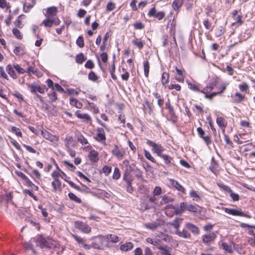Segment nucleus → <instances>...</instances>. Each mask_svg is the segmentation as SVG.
<instances>
[{"instance_id":"nucleus-1","label":"nucleus","mask_w":255,"mask_h":255,"mask_svg":"<svg viewBox=\"0 0 255 255\" xmlns=\"http://www.w3.org/2000/svg\"><path fill=\"white\" fill-rule=\"evenodd\" d=\"M37 246L41 249H50L54 246L53 241L49 238H43L40 236L36 240Z\"/></svg>"},{"instance_id":"nucleus-2","label":"nucleus","mask_w":255,"mask_h":255,"mask_svg":"<svg viewBox=\"0 0 255 255\" xmlns=\"http://www.w3.org/2000/svg\"><path fill=\"white\" fill-rule=\"evenodd\" d=\"M167 208L174 209L176 215H180L185 210L191 211V206L188 205L185 202L181 203L180 207L178 205L174 206L172 205H167Z\"/></svg>"},{"instance_id":"nucleus-3","label":"nucleus","mask_w":255,"mask_h":255,"mask_svg":"<svg viewBox=\"0 0 255 255\" xmlns=\"http://www.w3.org/2000/svg\"><path fill=\"white\" fill-rule=\"evenodd\" d=\"M74 227L84 234H89L91 231V228L87 224L80 221L74 222Z\"/></svg>"},{"instance_id":"nucleus-4","label":"nucleus","mask_w":255,"mask_h":255,"mask_svg":"<svg viewBox=\"0 0 255 255\" xmlns=\"http://www.w3.org/2000/svg\"><path fill=\"white\" fill-rule=\"evenodd\" d=\"M225 211L226 213H228L229 214L234 215V216H239L241 217H245L248 218H251V216L244 213L242 210L240 208H238L237 209H232V208H225Z\"/></svg>"},{"instance_id":"nucleus-5","label":"nucleus","mask_w":255,"mask_h":255,"mask_svg":"<svg viewBox=\"0 0 255 255\" xmlns=\"http://www.w3.org/2000/svg\"><path fill=\"white\" fill-rule=\"evenodd\" d=\"M146 143L148 145L152 147V150L156 153L158 156L161 157V155L162 154V152L164 150V148L161 144H156L149 139L147 140Z\"/></svg>"},{"instance_id":"nucleus-6","label":"nucleus","mask_w":255,"mask_h":255,"mask_svg":"<svg viewBox=\"0 0 255 255\" xmlns=\"http://www.w3.org/2000/svg\"><path fill=\"white\" fill-rule=\"evenodd\" d=\"M60 23V20L58 17H53L51 18L49 17H46L42 22V24H43L46 27H51L53 25H58Z\"/></svg>"},{"instance_id":"nucleus-7","label":"nucleus","mask_w":255,"mask_h":255,"mask_svg":"<svg viewBox=\"0 0 255 255\" xmlns=\"http://www.w3.org/2000/svg\"><path fill=\"white\" fill-rule=\"evenodd\" d=\"M106 240L114 243H116L119 241V237L115 235L109 234L105 236H99V242H100L101 244H103L104 242Z\"/></svg>"},{"instance_id":"nucleus-8","label":"nucleus","mask_w":255,"mask_h":255,"mask_svg":"<svg viewBox=\"0 0 255 255\" xmlns=\"http://www.w3.org/2000/svg\"><path fill=\"white\" fill-rule=\"evenodd\" d=\"M98 133L97 134V136L95 137V139L99 141L102 142L104 143L105 145H106L105 141L106 140V137L105 134V131L103 128H99L97 129Z\"/></svg>"},{"instance_id":"nucleus-9","label":"nucleus","mask_w":255,"mask_h":255,"mask_svg":"<svg viewBox=\"0 0 255 255\" xmlns=\"http://www.w3.org/2000/svg\"><path fill=\"white\" fill-rule=\"evenodd\" d=\"M231 98L233 103L239 104L245 100V96L240 93L237 92L235 94L231 95Z\"/></svg>"},{"instance_id":"nucleus-10","label":"nucleus","mask_w":255,"mask_h":255,"mask_svg":"<svg viewBox=\"0 0 255 255\" xmlns=\"http://www.w3.org/2000/svg\"><path fill=\"white\" fill-rule=\"evenodd\" d=\"M192 213L194 215L201 218L205 214V211L203 208L198 205H192Z\"/></svg>"},{"instance_id":"nucleus-11","label":"nucleus","mask_w":255,"mask_h":255,"mask_svg":"<svg viewBox=\"0 0 255 255\" xmlns=\"http://www.w3.org/2000/svg\"><path fill=\"white\" fill-rule=\"evenodd\" d=\"M31 93L33 94H37V92L41 94H43L45 92L44 88L40 87L38 84L36 83L31 84L29 86Z\"/></svg>"},{"instance_id":"nucleus-12","label":"nucleus","mask_w":255,"mask_h":255,"mask_svg":"<svg viewBox=\"0 0 255 255\" xmlns=\"http://www.w3.org/2000/svg\"><path fill=\"white\" fill-rule=\"evenodd\" d=\"M123 179L127 182V191L130 193L133 191V188L131 186V180L129 176V173L126 172L123 177Z\"/></svg>"},{"instance_id":"nucleus-13","label":"nucleus","mask_w":255,"mask_h":255,"mask_svg":"<svg viewBox=\"0 0 255 255\" xmlns=\"http://www.w3.org/2000/svg\"><path fill=\"white\" fill-rule=\"evenodd\" d=\"M58 12L57 8L56 6H51L48 7L46 10V14H45L46 17L53 18L55 17L56 13Z\"/></svg>"},{"instance_id":"nucleus-14","label":"nucleus","mask_w":255,"mask_h":255,"mask_svg":"<svg viewBox=\"0 0 255 255\" xmlns=\"http://www.w3.org/2000/svg\"><path fill=\"white\" fill-rule=\"evenodd\" d=\"M75 115L79 119L83 120L84 122L89 123L92 121V119L89 115L80 113L79 111H77L75 112Z\"/></svg>"},{"instance_id":"nucleus-15","label":"nucleus","mask_w":255,"mask_h":255,"mask_svg":"<svg viewBox=\"0 0 255 255\" xmlns=\"http://www.w3.org/2000/svg\"><path fill=\"white\" fill-rule=\"evenodd\" d=\"M158 249L160 250L158 253L159 255H171V251L167 246H160Z\"/></svg>"},{"instance_id":"nucleus-16","label":"nucleus","mask_w":255,"mask_h":255,"mask_svg":"<svg viewBox=\"0 0 255 255\" xmlns=\"http://www.w3.org/2000/svg\"><path fill=\"white\" fill-rule=\"evenodd\" d=\"M88 157L92 163L97 162L99 159V153L95 150L90 151Z\"/></svg>"},{"instance_id":"nucleus-17","label":"nucleus","mask_w":255,"mask_h":255,"mask_svg":"<svg viewBox=\"0 0 255 255\" xmlns=\"http://www.w3.org/2000/svg\"><path fill=\"white\" fill-rule=\"evenodd\" d=\"M216 238V235L215 233H209L203 236V242L204 243H208L213 241Z\"/></svg>"},{"instance_id":"nucleus-18","label":"nucleus","mask_w":255,"mask_h":255,"mask_svg":"<svg viewBox=\"0 0 255 255\" xmlns=\"http://www.w3.org/2000/svg\"><path fill=\"white\" fill-rule=\"evenodd\" d=\"M216 123L222 129L223 133H224L225 131V128L227 127V123L225 120L222 117H218L216 119Z\"/></svg>"},{"instance_id":"nucleus-19","label":"nucleus","mask_w":255,"mask_h":255,"mask_svg":"<svg viewBox=\"0 0 255 255\" xmlns=\"http://www.w3.org/2000/svg\"><path fill=\"white\" fill-rule=\"evenodd\" d=\"M112 153L118 158L123 157L125 154V152L123 150H120L119 149L118 146L116 145H115L114 148L112 150Z\"/></svg>"},{"instance_id":"nucleus-20","label":"nucleus","mask_w":255,"mask_h":255,"mask_svg":"<svg viewBox=\"0 0 255 255\" xmlns=\"http://www.w3.org/2000/svg\"><path fill=\"white\" fill-rule=\"evenodd\" d=\"M41 134L46 139H48L51 141L55 140L57 138L56 136L53 135L52 134L49 133L48 131L45 130L42 131Z\"/></svg>"},{"instance_id":"nucleus-21","label":"nucleus","mask_w":255,"mask_h":255,"mask_svg":"<svg viewBox=\"0 0 255 255\" xmlns=\"http://www.w3.org/2000/svg\"><path fill=\"white\" fill-rule=\"evenodd\" d=\"M133 247V244L131 242H128L125 244L122 245L120 246V249L121 251L127 252L132 250Z\"/></svg>"},{"instance_id":"nucleus-22","label":"nucleus","mask_w":255,"mask_h":255,"mask_svg":"<svg viewBox=\"0 0 255 255\" xmlns=\"http://www.w3.org/2000/svg\"><path fill=\"white\" fill-rule=\"evenodd\" d=\"M70 104L72 106H75L78 109H81L82 108V104L79 102L77 99L70 98Z\"/></svg>"},{"instance_id":"nucleus-23","label":"nucleus","mask_w":255,"mask_h":255,"mask_svg":"<svg viewBox=\"0 0 255 255\" xmlns=\"http://www.w3.org/2000/svg\"><path fill=\"white\" fill-rule=\"evenodd\" d=\"M48 96L51 102H55L57 100V94L54 90H51L48 94Z\"/></svg>"},{"instance_id":"nucleus-24","label":"nucleus","mask_w":255,"mask_h":255,"mask_svg":"<svg viewBox=\"0 0 255 255\" xmlns=\"http://www.w3.org/2000/svg\"><path fill=\"white\" fill-rule=\"evenodd\" d=\"M6 70L11 77L13 79H16L17 78L16 74L13 69L11 65H8L6 67Z\"/></svg>"},{"instance_id":"nucleus-25","label":"nucleus","mask_w":255,"mask_h":255,"mask_svg":"<svg viewBox=\"0 0 255 255\" xmlns=\"http://www.w3.org/2000/svg\"><path fill=\"white\" fill-rule=\"evenodd\" d=\"M232 245L234 246L233 242L231 243L230 245H228L226 243H222V246L223 249L230 253H233Z\"/></svg>"},{"instance_id":"nucleus-26","label":"nucleus","mask_w":255,"mask_h":255,"mask_svg":"<svg viewBox=\"0 0 255 255\" xmlns=\"http://www.w3.org/2000/svg\"><path fill=\"white\" fill-rule=\"evenodd\" d=\"M29 1H31V5L29 4H26V2L24 4L23 9L25 12L29 11L36 3V0H29Z\"/></svg>"},{"instance_id":"nucleus-27","label":"nucleus","mask_w":255,"mask_h":255,"mask_svg":"<svg viewBox=\"0 0 255 255\" xmlns=\"http://www.w3.org/2000/svg\"><path fill=\"white\" fill-rule=\"evenodd\" d=\"M144 73L146 77H147L149 72V63L147 60L144 61L143 63Z\"/></svg>"},{"instance_id":"nucleus-28","label":"nucleus","mask_w":255,"mask_h":255,"mask_svg":"<svg viewBox=\"0 0 255 255\" xmlns=\"http://www.w3.org/2000/svg\"><path fill=\"white\" fill-rule=\"evenodd\" d=\"M77 140L82 144H86L88 143L87 139H86L81 133H79L77 135Z\"/></svg>"},{"instance_id":"nucleus-29","label":"nucleus","mask_w":255,"mask_h":255,"mask_svg":"<svg viewBox=\"0 0 255 255\" xmlns=\"http://www.w3.org/2000/svg\"><path fill=\"white\" fill-rule=\"evenodd\" d=\"M145 226L146 228L152 230H154L155 229H156L158 226H159V224L157 222H153L151 223H147L145 225Z\"/></svg>"},{"instance_id":"nucleus-30","label":"nucleus","mask_w":255,"mask_h":255,"mask_svg":"<svg viewBox=\"0 0 255 255\" xmlns=\"http://www.w3.org/2000/svg\"><path fill=\"white\" fill-rule=\"evenodd\" d=\"M52 186L53 188L54 191L56 192L58 189H59L61 186V182L58 179H55L52 182Z\"/></svg>"},{"instance_id":"nucleus-31","label":"nucleus","mask_w":255,"mask_h":255,"mask_svg":"<svg viewBox=\"0 0 255 255\" xmlns=\"http://www.w3.org/2000/svg\"><path fill=\"white\" fill-rule=\"evenodd\" d=\"M242 17V15L241 14L238 15L237 16H236L235 17H234V18L235 20H236V21L233 22L232 25H236L237 26H238L241 25L243 23V21L241 19Z\"/></svg>"},{"instance_id":"nucleus-32","label":"nucleus","mask_w":255,"mask_h":255,"mask_svg":"<svg viewBox=\"0 0 255 255\" xmlns=\"http://www.w3.org/2000/svg\"><path fill=\"white\" fill-rule=\"evenodd\" d=\"M171 183L172 185L174 187H175L178 190L181 191H184V189L183 187L181 184H180L177 181H176L175 180H171Z\"/></svg>"},{"instance_id":"nucleus-33","label":"nucleus","mask_w":255,"mask_h":255,"mask_svg":"<svg viewBox=\"0 0 255 255\" xmlns=\"http://www.w3.org/2000/svg\"><path fill=\"white\" fill-rule=\"evenodd\" d=\"M173 200L172 198L168 197L166 195H164L162 196V200L160 202V204H165L166 203L172 202Z\"/></svg>"},{"instance_id":"nucleus-34","label":"nucleus","mask_w":255,"mask_h":255,"mask_svg":"<svg viewBox=\"0 0 255 255\" xmlns=\"http://www.w3.org/2000/svg\"><path fill=\"white\" fill-rule=\"evenodd\" d=\"M86 59L84 55L81 53L78 55H77L76 57V61L78 64H82V63Z\"/></svg>"},{"instance_id":"nucleus-35","label":"nucleus","mask_w":255,"mask_h":255,"mask_svg":"<svg viewBox=\"0 0 255 255\" xmlns=\"http://www.w3.org/2000/svg\"><path fill=\"white\" fill-rule=\"evenodd\" d=\"M239 88L242 92H245L246 93H249V87L246 83H243L242 84H240L239 86Z\"/></svg>"},{"instance_id":"nucleus-36","label":"nucleus","mask_w":255,"mask_h":255,"mask_svg":"<svg viewBox=\"0 0 255 255\" xmlns=\"http://www.w3.org/2000/svg\"><path fill=\"white\" fill-rule=\"evenodd\" d=\"M132 44L136 46L139 49H141L143 47L144 43L141 41H138L137 38H135L132 40Z\"/></svg>"},{"instance_id":"nucleus-37","label":"nucleus","mask_w":255,"mask_h":255,"mask_svg":"<svg viewBox=\"0 0 255 255\" xmlns=\"http://www.w3.org/2000/svg\"><path fill=\"white\" fill-rule=\"evenodd\" d=\"M68 196L71 200H73L78 203H81L82 202L81 200L73 193H69L68 194Z\"/></svg>"},{"instance_id":"nucleus-38","label":"nucleus","mask_w":255,"mask_h":255,"mask_svg":"<svg viewBox=\"0 0 255 255\" xmlns=\"http://www.w3.org/2000/svg\"><path fill=\"white\" fill-rule=\"evenodd\" d=\"M182 4V0H174L172 4L173 8L176 10L178 9Z\"/></svg>"},{"instance_id":"nucleus-39","label":"nucleus","mask_w":255,"mask_h":255,"mask_svg":"<svg viewBox=\"0 0 255 255\" xmlns=\"http://www.w3.org/2000/svg\"><path fill=\"white\" fill-rule=\"evenodd\" d=\"M98 240L96 241L95 242L92 243V245H91V247L97 249H102V245L103 244H101L100 242H99V236L97 237Z\"/></svg>"},{"instance_id":"nucleus-40","label":"nucleus","mask_w":255,"mask_h":255,"mask_svg":"<svg viewBox=\"0 0 255 255\" xmlns=\"http://www.w3.org/2000/svg\"><path fill=\"white\" fill-rule=\"evenodd\" d=\"M178 234L180 236L184 237L185 238H188L190 237V233H188V231L185 230H183L182 231H179L178 230Z\"/></svg>"},{"instance_id":"nucleus-41","label":"nucleus","mask_w":255,"mask_h":255,"mask_svg":"<svg viewBox=\"0 0 255 255\" xmlns=\"http://www.w3.org/2000/svg\"><path fill=\"white\" fill-rule=\"evenodd\" d=\"M72 237L77 241L78 244H81L82 245H84V243H86V241L81 237L72 234Z\"/></svg>"},{"instance_id":"nucleus-42","label":"nucleus","mask_w":255,"mask_h":255,"mask_svg":"<svg viewBox=\"0 0 255 255\" xmlns=\"http://www.w3.org/2000/svg\"><path fill=\"white\" fill-rule=\"evenodd\" d=\"M225 32V29L223 26H219L215 30V35L217 37L221 36Z\"/></svg>"},{"instance_id":"nucleus-43","label":"nucleus","mask_w":255,"mask_h":255,"mask_svg":"<svg viewBox=\"0 0 255 255\" xmlns=\"http://www.w3.org/2000/svg\"><path fill=\"white\" fill-rule=\"evenodd\" d=\"M169 79V74L167 73L164 72L162 75L161 82L163 85L166 84Z\"/></svg>"},{"instance_id":"nucleus-44","label":"nucleus","mask_w":255,"mask_h":255,"mask_svg":"<svg viewBox=\"0 0 255 255\" xmlns=\"http://www.w3.org/2000/svg\"><path fill=\"white\" fill-rule=\"evenodd\" d=\"M88 79L92 81L95 82L98 79V77L93 71H91L88 75Z\"/></svg>"},{"instance_id":"nucleus-45","label":"nucleus","mask_w":255,"mask_h":255,"mask_svg":"<svg viewBox=\"0 0 255 255\" xmlns=\"http://www.w3.org/2000/svg\"><path fill=\"white\" fill-rule=\"evenodd\" d=\"M76 44L79 47L81 48H82L84 46V38L82 36H79L76 40Z\"/></svg>"},{"instance_id":"nucleus-46","label":"nucleus","mask_w":255,"mask_h":255,"mask_svg":"<svg viewBox=\"0 0 255 255\" xmlns=\"http://www.w3.org/2000/svg\"><path fill=\"white\" fill-rule=\"evenodd\" d=\"M11 131L15 133V134L18 136H19V137L22 136V133H21L20 129L15 127H11Z\"/></svg>"},{"instance_id":"nucleus-47","label":"nucleus","mask_w":255,"mask_h":255,"mask_svg":"<svg viewBox=\"0 0 255 255\" xmlns=\"http://www.w3.org/2000/svg\"><path fill=\"white\" fill-rule=\"evenodd\" d=\"M121 176L120 171L118 168L116 167L114 169V174L113 175V178L115 179H118Z\"/></svg>"},{"instance_id":"nucleus-48","label":"nucleus","mask_w":255,"mask_h":255,"mask_svg":"<svg viewBox=\"0 0 255 255\" xmlns=\"http://www.w3.org/2000/svg\"><path fill=\"white\" fill-rule=\"evenodd\" d=\"M144 155H145V157L147 159H149L152 162H154V163L156 162L155 159L151 156V154L150 153V152L149 151L145 150L144 151Z\"/></svg>"},{"instance_id":"nucleus-49","label":"nucleus","mask_w":255,"mask_h":255,"mask_svg":"<svg viewBox=\"0 0 255 255\" xmlns=\"http://www.w3.org/2000/svg\"><path fill=\"white\" fill-rule=\"evenodd\" d=\"M181 221L182 220L181 219L176 218L173 221L172 225L174 227V228H175L176 229H178V228L179 227V225Z\"/></svg>"},{"instance_id":"nucleus-50","label":"nucleus","mask_w":255,"mask_h":255,"mask_svg":"<svg viewBox=\"0 0 255 255\" xmlns=\"http://www.w3.org/2000/svg\"><path fill=\"white\" fill-rule=\"evenodd\" d=\"M12 33L17 38L19 39H21L22 38V36L20 34V32L18 29L13 28L12 30Z\"/></svg>"},{"instance_id":"nucleus-51","label":"nucleus","mask_w":255,"mask_h":255,"mask_svg":"<svg viewBox=\"0 0 255 255\" xmlns=\"http://www.w3.org/2000/svg\"><path fill=\"white\" fill-rule=\"evenodd\" d=\"M165 213L166 215L168 216L172 217L174 214L175 213L174 210L172 208H167V206L165 207Z\"/></svg>"},{"instance_id":"nucleus-52","label":"nucleus","mask_w":255,"mask_h":255,"mask_svg":"<svg viewBox=\"0 0 255 255\" xmlns=\"http://www.w3.org/2000/svg\"><path fill=\"white\" fill-rule=\"evenodd\" d=\"M229 193L230 196L234 201H237L239 200L240 197L238 194L233 193L232 190L231 192H229Z\"/></svg>"},{"instance_id":"nucleus-53","label":"nucleus","mask_w":255,"mask_h":255,"mask_svg":"<svg viewBox=\"0 0 255 255\" xmlns=\"http://www.w3.org/2000/svg\"><path fill=\"white\" fill-rule=\"evenodd\" d=\"M102 170L103 173L107 176L111 172L112 168L110 166L105 165L103 167Z\"/></svg>"},{"instance_id":"nucleus-54","label":"nucleus","mask_w":255,"mask_h":255,"mask_svg":"<svg viewBox=\"0 0 255 255\" xmlns=\"http://www.w3.org/2000/svg\"><path fill=\"white\" fill-rule=\"evenodd\" d=\"M161 193V188L159 186H156L153 191V195L154 196H158L160 195Z\"/></svg>"},{"instance_id":"nucleus-55","label":"nucleus","mask_w":255,"mask_h":255,"mask_svg":"<svg viewBox=\"0 0 255 255\" xmlns=\"http://www.w3.org/2000/svg\"><path fill=\"white\" fill-rule=\"evenodd\" d=\"M165 16V13L163 11L156 12L153 17L157 18L158 20L162 19Z\"/></svg>"},{"instance_id":"nucleus-56","label":"nucleus","mask_w":255,"mask_h":255,"mask_svg":"<svg viewBox=\"0 0 255 255\" xmlns=\"http://www.w3.org/2000/svg\"><path fill=\"white\" fill-rule=\"evenodd\" d=\"M164 160L166 164H168L171 162V158L169 156L166 154H162L161 157Z\"/></svg>"},{"instance_id":"nucleus-57","label":"nucleus","mask_w":255,"mask_h":255,"mask_svg":"<svg viewBox=\"0 0 255 255\" xmlns=\"http://www.w3.org/2000/svg\"><path fill=\"white\" fill-rule=\"evenodd\" d=\"M133 26L135 29H142L144 27V25L141 22H135L133 24Z\"/></svg>"},{"instance_id":"nucleus-58","label":"nucleus","mask_w":255,"mask_h":255,"mask_svg":"<svg viewBox=\"0 0 255 255\" xmlns=\"http://www.w3.org/2000/svg\"><path fill=\"white\" fill-rule=\"evenodd\" d=\"M192 200L199 201L201 200V196L197 193L192 190Z\"/></svg>"},{"instance_id":"nucleus-59","label":"nucleus","mask_w":255,"mask_h":255,"mask_svg":"<svg viewBox=\"0 0 255 255\" xmlns=\"http://www.w3.org/2000/svg\"><path fill=\"white\" fill-rule=\"evenodd\" d=\"M0 7L2 8H6L7 9L10 7L9 3H7L5 0H0Z\"/></svg>"},{"instance_id":"nucleus-60","label":"nucleus","mask_w":255,"mask_h":255,"mask_svg":"<svg viewBox=\"0 0 255 255\" xmlns=\"http://www.w3.org/2000/svg\"><path fill=\"white\" fill-rule=\"evenodd\" d=\"M85 67L87 68L92 69L94 67V64L91 60H88L85 63Z\"/></svg>"},{"instance_id":"nucleus-61","label":"nucleus","mask_w":255,"mask_h":255,"mask_svg":"<svg viewBox=\"0 0 255 255\" xmlns=\"http://www.w3.org/2000/svg\"><path fill=\"white\" fill-rule=\"evenodd\" d=\"M218 185L222 188L224 191L229 193L231 192V189L228 187L227 185L221 184V183H218Z\"/></svg>"},{"instance_id":"nucleus-62","label":"nucleus","mask_w":255,"mask_h":255,"mask_svg":"<svg viewBox=\"0 0 255 255\" xmlns=\"http://www.w3.org/2000/svg\"><path fill=\"white\" fill-rule=\"evenodd\" d=\"M115 8V4L113 2H110L107 5V10L108 11H112Z\"/></svg>"},{"instance_id":"nucleus-63","label":"nucleus","mask_w":255,"mask_h":255,"mask_svg":"<svg viewBox=\"0 0 255 255\" xmlns=\"http://www.w3.org/2000/svg\"><path fill=\"white\" fill-rule=\"evenodd\" d=\"M13 67L19 74H23L25 72V70L23 68H21L18 64L14 65Z\"/></svg>"},{"instance_id":"nucleus-64","label":"nucleus","mask_w":255,"mask_h":255,"mask_svg":"<svg viewBox=\"0 0 255 255\" xmlns=\"http://www.w3.org/2000/svg\"><path fill=\"white\" fill-rule=\"evenodd\" d=\"M46 83L47 84L48 87L51 88V90H54V84L52 80L48 79L46 80Z\"/></svg>"}]
</instances>
